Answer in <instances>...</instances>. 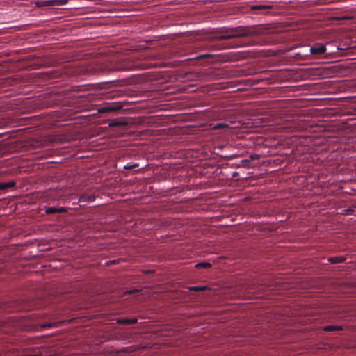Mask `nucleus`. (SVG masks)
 <instances>
[{
  "instance_id": "obj_3",
  "label": "nucleus",
  "mask_w": 356,
  "mask_h": 356,
  "mask_svg": "<svg viewBox=\"0 0 356 356\" xmlns=\"http://www.w3.org/2000/svg\"><path fill=\"white\" fill-rule=\"evenodd\" d=\"M122 108L123 104L122 102H108L99 108V112L101 113L116 112L121 110Z\"/></svg>"
},
{
  "instance_id": "obj_18",
  "label": "nucleus",
  "mask_w": 356,
  "mask_h": 356,
  "mask_svg": "<svg viewBox=\"0 0 356 356\" xmlns=\"http://www.w3.org/2000/svg\"><path fill=\"white\" fill-rule=\"evenodd\" d=\"M205 289V287L204 286H195V287H193L192 288V290H194V291H203Z\"/></svg>"
},
{
  "instance_id": "obj_7",
  "label": "nucleus",
  "mask_w": 356,
  "mask_h": 356,
  "mask_svg": "<svg viewBox=\"0 0 356 356\" xmlns=\"http://www.w3.org/2000/svg\"><path fill=\"white\" fill-rule=\"evenodd\" d=\"M310 51L312 54L321 55L326 51V48L325 45L318 43L312 47Z\"/></svg>"
},
{
  "instance_id": "obj_15",
  "label": "nucleus",
  "mask_w": 356,
  "mask_h": 356,
  "mask_svg": "<svg viewBox=\"0 0 356 356\" xmlns=\"http://www.w3.org/2000/svg\"><path fill=\"white\" fill-rule=\"evenodd\" d=\"M1 325H0V330L2 331V332H12L11 330H9L7 328V327L10 325V322H7V323H0Z\"/></svg>"
},
{
  "instance_id": "obj_8",
  "label": "nucleus",
  "mask_w": 356,
  "mask_h": 356,
  "mask_svg": "<svg viewBox=\"0 0 356 356\" xmlns=\"http://www.w3.org/2000/svg\"><path fill=\"white\" fill-rule=\"evenodd\" d=\"M65 211H66V209L65 207H59V208L48 207L46 209V211H45L46 213H47V214H54L56 213H63Z\"/></svg>"
},
{
  "instance_id": "obj_13",
  "label": "nucleus",
  "mask_w": 356,
  "mask_h": 356,
  "mask_svg": "<svg viewBox=\"0 0 356 356\" xmlns=\"http://www.w3.org/2000/svg\"><path fill=\"white\" fill-rule=\"evenodd\" d=\"M345 259V257L342 256H337L329 258L328 261L332 264H339L343 262Z\"/></svg>"
},
{
  "instance_id": "obj_1",
  "label": "nucleus",
  "mask_w": 356,
  "mask_h": 356,
  "mask_svg": "<svg viewBox=\"0 0 356 356\" xmlns=\"http://www.w3.org/2000/svg\"><path fill=\"white\" fill-rule=\"evenodd\" d=\"M147 63L140 60L126 59L120 62H106L102 68L103 72H128L149 68Z\"/></svg>"
},
{
  "instance_id": "obj_12",
  "label": "nucleus",
  "mask_w": 356,
  "mask_h": 356,
  "mask_svg": "<svg viewBox=\"0 0 356 356\" xmlns=\"http://www.w3.org/2000/svg\"><path fill=\"white\" fill-rule=\"evenodd\" d=\"M15 185V183L14 181H9V182H1L0 183V190L1 191H5L8 188H13Z\"/></svg>"
},
{
  "instance_id": "obj_10",
  "label": "nucleus",
  "mask_w": 356,
  "mask_h": 356,
  "mask_svg": "<svg viewBox=\"0 0 356 356\" xmlns=\"http://www.w3.org/2000/svg\"><path fill=\"white\" fill-rule=\"evenodd\" d=\"M343 330V328L341 325H327L323 328V330L325 332L341 331Z\"/></svg>"
},
{
  "instance_id": "obj_21",
  "label": "nucleus",
  "mask_w": 356,
  "mask_h": 356,
  "mask_svg": "<svg viewBox=\"0 0 356 356\" xmlns=\"http://www.w3.org/2000/svg\"><path fill=\"white\" fill-rule=\"evenodd\" d=\"M352 211H353V210H347L346 214H350V213H351Z\"/></svg>"
},
{
  "instance_id": "obj_5",
  "label": "nucleus",
  "mask_w": 356,
  "mask_h": 356,
  "mask_svg": "<svg viewBox=\"0 0 356 356\" xmlns=\"http://www.w3.org/2000/svg\"><path fill=\"white\" fill-rule=\"evenodd\" d=\"M68 3V0H47V1H37L36 6L37 7H45V6H63L65 5Z\"/></svg>"
},
{
  "instance_id": "obj_2",
  "label": "nucleus",
  "mask_w": 356,
  "mask_h": 356,
  "mask_svg": "<svg viewBox=\"0 0 356 356\" xmlns=\"http://www.w3.org/2000/svg\"><path fill=\"white\" fill-rule=\"evenodd\" d=\"M249 31L243 27H238L235 29H222L218 31L214 36L215 40H229L234 38H240L248 35Z\"/></svg>"
},
{
  "instance_id": "obj_22",
  "label": "nucleus",
  "mask_w": 356,
  "mask_h": 356,
  "mask_svg": "<svg viewBox=\"0 0 356 356\" xmlns=\"http://www.w3.org/2000/svg\"><path fill=\"white\" fill-rule=\"evenodd\" d=\"M134 291H129V293H130V294H131V293H133Z\"/></svg>"
},
{
  "instance_id": "obj_9",
  "label": "nucleus",
  "mask_w": 356,
  "mask_h": 356,
  "mask_svg": "<svg viewBox=\"0 0 356 356\" xmlns=\"http://www.w3.org/2000/svg\"><path fill=\"white\" fill-rule=\"evenodd\" d=\"M137 318H119L117 320V323L119 324H124V325H131L135 324L137 323Z\"/></svg>"
},
{
  "instance_id": "obj_19",
  "label": "nucleus",
  "mask_w": 356,
  "mask_h": 356,
  "mask_svg": "<svg viewBox=\"0 0 356 356\" xmlns=\"http://www.w3.org/2000/svg\"><path fill=\"white\" fill-rule=\"evenodd\" d=\"M13 327L15 328H20V327H22V325L18 323V322H15L13 323Z\"/></svg>"
},
{
  "instance_id": "obj_14",
  "label": "nucleus",
  "mask_w": 356,
  "mask_h": 356,
  "mask_svg": "<svg viewBox=\"0 0 356 356\" xmlns=\"http://www.w3.org/2000/svg\"><path fill=\"white\" fill-rule=\"evenodd\" d=\"M197 268H209L211 267V264L209 262H200L195 265Z\"/></svg>"
},
{
  "instance_id": "obj_17",
  "label": "nucleus",
  "mask_w": 356,
  "mask_h": 356,
  "mask_svg": "<svg viewBox=\"0 0 356 356\" xmlns=\"http://www.w3.org/2000/svg\"><path fill=\"white\" fill-rule=\"evenodd\" d=\"M211 54H201V55H199L197 58V59H200V58H209V57H211Z\"/></svg>"
},
{
  "instance_id": "obj_6",
  "label": "nucleus",
  "mask_w": 356,
  "mask_h": 356,
  "mask_svg": "<svg viewBox=\"0 0 356 356\" xmlns=\"http://www.w3.org/2000/svg\"><path fill=\"white\" fill-rule=\"evenodd\" d=\"M95 200V196L92 194L83 193L80 195L79 202L82 205H85L86 203L92 202Z\"/></svg>"
},
{
  "instance_id": "obj_4",
  "label": "nucleus",
  "mask_w": 356,
  "mask_h": 356,
  "mask_svg": "<svg viewBox=\"0 0 356 356\" xmlns=\"http://www.w3.org/2000/svg\"><path fill=\"white\" fill-rule=\"evenodd\" d=\"M54 326V323H30L24 325L22 328L26 329V330H31L34 331H40L42 330H45L47 328H50Z\"/></svg>"
},
{
  "instance_id": "obj_20",
  "label": "nucleus",
  "mask_w": 356,
  "mask_h": 356,
  "mask_svg": "<svg viewBox=\"0 0 356 356\" xmlns=\"http://www.w3.org/2000/svg\"><path fill=\"white\" fill-rule=\"evenodd\" d=\"M249 161H250L247 160V159L242 160L241 161V163L240 166H245V163H248Z\"/></svg>"
},
{
  "instance_id": "obj_11",
  "label": "nucleus",
  "mask_w": 356,
  "mask_h": 356,
  "mask_svg": "<svg viewBox=\"0 0 356 356\" xmlns=\"http://www.w3.org/2000/svg\"><path fill=\"white\" fill-rule=\"evenodd\" d=\"M272 6L270 5H254L252 6L251 10H264L271 9Z\"/></svg>"
},
{
  "instance_id": "obj_16",
  "label": "nucleus",
  "mask_w": 356,
  "mask_h": 356,
  "mask_svg": "<svg viewBox=\"0 0 356 356\" xmlns=\"http://www.w3.org/2000/svg\"><path fill=\"white\" fill-rule=\"evenodd\" d=\"M138 165H139L138 163H129L126 165H124V168L125 170H131V169H134V168L138 167Z\"/></svg>"
}]
</instances>
